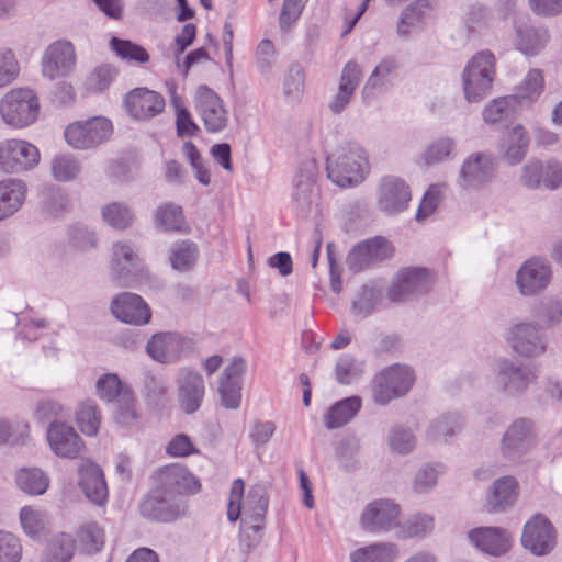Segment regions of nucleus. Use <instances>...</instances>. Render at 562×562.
Returning a JSON list of instances; mask_svg holds the SVG:
<instances>
[{
  "mask_svg": "<svg viewBox=\"0 0 562 562\" xmlns=\"http://www.w3.org/2000/svg\"><path fill=\"white\" fill-rule=\"evenodd\" d=\"M200 481L181 464L158 472V484L138 503L139 515L156 524H172L188 514L187 495L200 491Z\"/></svg>",
  "mask_w": 562,
  "mask_h": 562,
  "instance_id": "1",
  "label": "nucleus"
},
{
  "mask_svg": "<svg viewBox=\"0 0 562 562\" xmlns=\"http://www.w3.org/2000/svg\"><path fill=\"white\" fill-rule=\"evenodd\" d=\"M369 169L368 157L363 148L347 142L327 157V178L340 188L352 187L364 179Z\"/></svg>",
  "mask_w": 562,
  "mask_h": 562,
  "instance_id": "2",
  "label": "nucleus"
},
{
  "mask_svg": "<svg viewBox=\"0 0 562 562\" xmlns=\"http://www.w3.org/2000/svg\"><path fill=\"white\" fill-rule=\"evenodd\" d=\"M495 57L490 50L475 54L462 71V88L468 102H481L492 89Z\"/></svg>",
  "mask_w": 562,
  "mask_h": 562,
  "instance_id": "3",
  "label": "nucleus"
},
{
  "mask_svg": "<svg viewBox=\"0 0 562 562\" xmlns=\"http://www.w3.org/2000/svg\"><path fill=\"white\" fill-rule=\"evenodd\" d=\"M415 382L414 370L405 364L394 363L378 372L372 380V398L385 406L393 400L405 396Z\"/></svg>",
  "mask_w": 562,
  "mask_h": 562,
  "instance_id": "4",
  "label": "nucleus"
},
{
  "mask_svg": "<svg viewBox=\"0 0 562 562\" xmlns=\"http://www.w3.org/2000/svg\"><path fill=\"white\" fill-rule=\"evenodd\" d=\"M497 171L498 161L494 154L474 151L462 160L456 182L463 191H477L492 183Z\"/></svg>",
  "mask_w": 562,
  "mask_h": 562,
  "instance_id": "5",
  "label": "nucleus"
},
{
  "mask_svg": "<svg viewBox=\"0 0 562 562\" xmlns=\"http://www.w3.org/2000/svg\"><path fill=\"white\" fill-rule=\"evenodd\" d=\"M537 445V429L532 419L518 417L504 431L499 441V452L504 460L519 464Z\"/></svg>",
  "mask_w": 562,
  "mask_h": 562,
  "instance_id": "6",
  "label": "nucleus"
},
{
  "mask_svg": "<svg viewBox=\"0 0 562 562\" xmlns=\"http://www.w3.org/2000/svg\"><path fill=\"white\" fill-rule=\"evenodd\" d=\"M38 111V99L31 89L12 90L0 102V114L3 121L14 127H24L34 123Z\"/></svg>",
  "mask_w": 562,
  "mask_h": 562,
  "instance_id": "7",
  "label": "nucleus"
},
{
  "mask_svg": "<svg viewBox=\"0 0 562 562\" xmlns=\"http://www.w3.org/2000/svg\"><path fill=\"white\" fill-rule=\"evenodd\" d=\"M393 245L382 236L357 243L348 252L346 263L353 273L361 272L393 256Z\"/></svg>",
  "mask_w": 562,
  "mask_h": 562,
  "instance_id": "8",
  "label": "nucleus"
},
{
  "mask_svg": "<svg viewBox=\"0 0 562 562\" xmlns=\"http://www.w3.org/2000/svg\"><path fill=\"white\" fill-rule=\"evenodd\" d=\"M557 544V532L551 521L540 513L532 515L524 525L521 546L536 557L549 554Z\"/></svg>",
  "mask_w": 562,
  "mask_h": 562,
  "instance_id": "9",
  "label": "nucleus"
},
{
  "mask_svg": "<svg viewBox=\"0 0 562 562\" xmlns=\"http://www.w3.org/2000/svg\"><path fill=\"white\" fill-rule=\"evenodd\" d=\"M112 130L110 120L97 116L86 122L69 124L65 130V139L76 149H88L105 142Z\"/></svg>",
  "mask_w": 562,
  "mask_h": 562,
  "instance_id": "10",
  "label": "nucleus"
},
{
  "mask_svg": "<svg viewBox=\"0 0 562 562\" xmlns=\"http://www.w3.org/2000/svg\"><path fill=\"white\" fill-rule=\"evenodd\" d=\"M40 161V151L33 144L22 139L0 143V169L20 173L34 168Z\"/></svg>",
  "mask_w": 562,
  "mask_h": 562,
  "instance_id": "11",
  "label": "nucleus"
},
{
  "mask_svg": "<svg viewBox=\"0 0 562 562\" xmlns=\"http://www.w3.org/2000/svg\"><path fill=\"white\" fill-rule=\"evenodd\" d=\"M508 342L514 351L527 358L543 355L548 347V337L542 325L519 323L508 331Z\"/></svg>",
  "mask_w": 562,
  "mask_h": 562,
  "instance_id": "12",
  "label": "nucleus"
},
{
  "mask_svg": "<svg viewBox=\"0 0 562 562\" xmlns=\"http://www.w3.org/2000/svg\"><path fill=\"white\" fill-rule=\"evenodd\" d=\"M112 271L122 286H134L145 274L143 261L128 241L113 245Z\"/></svg>",
  "mask_w": 562,
  "mask_h": 562,
  "instance_id": "13",
  "label": "nucleus"
},
{
  "mask_svg": "<svg viewBox=\"0 0 562 562\" xmlns=\"http://www.w3.org/2000/svg\"><path fill=\"white\" fill-rule=\"evenodd\" d=\"M194 103L209 133L222 132L227 126V111L224 102L210 87L201 85L196 88Z\"/></svg>",
  "mask_w": 562,
  "mask_h": 562,
  "instance_id": "14",
  "label": "nucleus"
},
{
  "mask_svg": "<svg viewBox=\"0 0 562 562\" xmlns=\"http://www.w3.org/2000/svg\"><path fill=\"white\" fill-rule=\"evenodd\" d=\"M401 509L390 499H376L369 503L360 517L363 530L371 533L386 532L393 528L398 530Z\"/></svg>",
  "mask_w": 562,
  "mask_h": 562,
  "instance_id": "15",
  "label": "nucleus"
},
{
  "mask_svg": "<svg viewBox=\"0 0 562 562\" xmlns=\"http://www.w3.org/2000/svg\"><path fill=\"white\" fill-rule=\"evenodd\" d=\"M430 288L428 270L409 267L398 271L395 281L387 290L390 301L401 303L412 295L424 294Z\"/></svg>",
  "mask_w": 562,
  "mask_h": 562,
  "instance_id": "16",
  "label": "nucleus"
},
{
  "mask_svg": "<svg viewBox=\"0 0 562 562\" xmlns=\"http://www.w3.org/2000/svg\"><path fill=\"white\" fill-rule=\"evenodd\" d=\"M191 341L175 331H161L153 335L146 345L148 356L162 364L177 362Z\"/></svg>",
  "mask_w": 562,
  "mask_h": 562,
  "instance_id": "17",
  "label": "nucleus"
},
{
  "mask_svg": "<svg viewBox=\"0 0 562 562\" xmlns=\"http://www.w3.org/2000/svg\"><path fill=\"white\" fill-rule=\"evenodd\" d=\"M536 378L535 371L518 360L501 359L497 362L496 379L509 395L525 392Z\"/></svg>",
  "mask_w": 562,
  "mask_h": 562,
  "instance_id": "18",
  "label": "nucleus"
},
{
  "mask_svg": "<svg viewBox=\"0 0 562 562\" xmlns=\"http://www.w3.org/2000/svg\"><path fill=\"white\" fill-rule=\"evenodd\" d=\"M552 270L548 260L533 257L526 260L516 273V284L524 295H532L547 288Z\"/></svg>",
  "mask_w": 562,
  "mask_h": 562,
  "instance_id": "19",
  "label": "nucleus"
},
{
  "mask_svg": "<svg viewBox=\"0 0 562 562\" xmlns=\"http://www.w3.org/2000/svg\"><path fill=\"white\" fill-rule=\"evenodd\" d=\"M78 486L85 497L95 506L102 507L109 498V488L102 469L90 460L82 461L78 468Z\"/></svg>",
  "mask_w": 562,
  "mask_h": 562,
  "instance_id": "20",
  "label": "nucleus"
},
{
  "mask_svg": "<svg viewBox=\"0 0 562 562\" xmlns=\"http://www.w3.org/2000/svg\"><path fill=\"white\" fill-rule=\"evenodd\" d=\"M411 201L408 184L401 178L386 176L379 186L378 205L387 215L405 211Z\"/></svg>",
  "mask_w": 562,
  "mask_h": 562,
  "instance_id": "21",
  "label": "nucleus"
},
{
  "mask_svg": "<svg viewBox=\"0 0 562 562\" xmlns=\"http://www.w3.org/2000/svg\"><path fill=\"white\" fill-rule=\"evenodd\" d=\"M76 63L75 48L70 42L56 41L50 44L42 58L44 77L55 79L67 76Z\"/></svg>",
  "mask_w": 562,
  "mask_h": 562,
  "instance_id": "22",
  "label": "nucleus"
},
{
  "mask_svg": "<svg viewBox=\"0 0 562 562\" xmlns=\"http://www.w3.org/2000/svg\"><path fill=\"white\" fill-rule=\"evenodd\" d=\"M127 113L135 120L147 121L165 109L164 97L147 88H136L124 97Z\"/></svg>",
  "mask_w": 562,
  "mask_h": 562,
  "instance_id": "23",
  "label": "nucleus"
},
{
  "mask_svg": "<svg viewBox=\"0 0 562 562\" xmlns=\"http://www.w3.org/2000/svg\"><path fill=\"white\" fill-rule=\"evenodd\" d=\"M113 316L126 324L136 326L149 323L151 312L142 296L131 292L116 295L111 302Z\"/></svg>",
  "mask_w": 562,
  "mask_h": 562,
  "instance_id": "24",
  "label": "nucleus"
},
{
  "mask_svg": "<svg viewBox=\"0 0 562 562\" xmlns=\"http://www.w3.org/2000/svg\"><path fill=\"white\" fill-rule=\"evenodd\" d=\"M47 440L54 453L61 458L75 459L85 447L81 437L75 428L58 420L49 423Z\"/></svg>",
  "mask_w": 562,
  "mask_h": 562,
  "instance_id": "25",
  "label": "nucleus"
},
{
  "mask_svg": "<svg viewBox=\"0 0 562 562\" xmlns=\"http://www.w3.org/2000/svg\"><path fill=\"white\" fill-rule=\"evenodd\" d=\"M204 391V381L199 372L189 369L181 371L178 381V400L186 414H193L200 408Z\"/></svg>",
  "mask_w": 562,
  "mask_h": 562,
  "instance_id": "26",
  "label": "nucleus"
},
{
  "mask_svg": "<svg viewBox=\"0 0 562 562\" xmlns=\"http://www.w3.org/2000/svg\"><path fill=\"white\" fill-rule=\"evenodd\" d=\"M471 543L484 553L499 557L510 548L508 532L499 527H477L468 532Z\"/></svg>",
  "mask_w": 562,
  "mask_h": 562,
  "instance_id": "27",
  "label": "nucleus"
},
{
  "mask_svg": "<svg viewBox=\"0 0 562 562\" xmlns=\"http://www.w3.org/2000/svg\"><path fill=\"white\" fill-rule=\"evenodd\" d=\"M361 68L355 60H349L342 68L339 79L338 91L329 103L334 114H340L349 104L360 80Z\"/></svg>",
  "mask_w": 562,
  "mask_h": 562,
  "instance_id": "28",
  "label": "nucleus"
},
{
  "mask_svg": "<svg viewBox=\"0 0 562 562\" xmlns=\"http://www.w3.org/2000/svg\"><path fill=\"white\" fill-rule=\"evenodd\" d=\"M26 196V184L21 179L8 178L0 181V221L16 213Z\"/></svg>",
  "mask_w": 562,
  "mask_h": 562,
  "instance_id": "29",
  "label": "nucleus"
},
{
  "mask_svg": "<svg viewBox=\"0 0 562 562\" xmlns=\"http://www.w3.org/2000/svg\"><path fill=\"white\" fill-rule=\"evenodd\" d=\"M529 136L521 124L513 126L503 137V158L509 166L520 164L528 151Z\"/></svg>",
  "mask_w": 562,
  "mask_h": 562,
  "instance_id": "30",
  "label": "nucleus"
},
{
  "mask_svg": "<svg viewBox=\"0 0 562 562\" xmlns=\"http://www.w3.org/2000/svg\"><path fill=\"white\" fill-rule=\"evenodd\" d=\"M515 30L516 46L525 55H538L549 41L548 30L543 26L517 24Z\"/></svg>",
  "mask_w": 562,
  "mask_h": 562,
  "instance_id": "31",
  "label": "nucleus"
},
{
  "mask_svg": "<svg viewBox=\"0 0 562 562\" xmlns=\"http://www.w3.org/2000/svg\"><path fill=\"white\" fill-rule=\"evenodd\" d=\"M360 396L352 395L333 404L325 414L327 429H337L347 425L361 409Z\"/></svg>",
  "mask_w": 562,
  "mask_h": 562,
  "instance_id": "32",
  "label": "nucleus"
},
{
  "mask_svg": "<svg viewBox=\"0 0 562 562\" xmlns=\"http://www.w3.org/2000/svg\"><path fill=\"white\" fill-rule=\"evenodd\" d=\"M398 60L395 57L383 58L372 70L362 89V94L368 97L374 91L387 90L393 86V77L398 69Z\"/></svg>",
  "mask_w": 562,
  "mask_h": 562,
  "instance_id": "33",
  "label": "nucleus"
},
{
  "mask_svg": "<svg viewBox=\"0 0 562 562\" xmlns=\"http://www.w3.org/2000/svg\"><path fill=\"white\" fill-rule=\"evenodd\" d=\"M269 497L267 490L261 484L251 486L243 503V517L245 524L265 522L268 510Z\"/></svg>",
  "mask_w": 562,
  "mask_h": 562,
  "instance_id": "34",
  "label": "nucleus"
},
{
  "mask_svg": "<svg viewBox=\"0 0 562 562\" xmlns=\"http://www.w3.org/2000/svg\"><path fill=\"white\" fill-rule=\"evenodd\" d=\"M435 528V518L427 513H414L400 521L397 537L407 538H425Z\"/></svg>",
  "mask_w": 562,
  "mask_h": 562,
  "instance_id": "35",
  "label": "nucleus"
},
{
  "mask_svg": "<svg viewBox=\"0 0 562 562\" xmlns=\"http://www.w3.org/2000/svg\"><path fill=\"white\" fill-rule=\"evenodd\" d=\"M170 103L176 112V131L181 138L193 137L200 132L199 125L192 119L190 111L183 105L182 98L177 93V87H169Z\"/></svg>",
  "mask_w": 562,
  "mask_h": 562,
  "instance_id": "36",
  "label": "nucleus"
},
{
  "mask_svg": "<svg viewBox=\"0 0 562 562\" xmlns=\"http://www.w3.org/2000/svg\"><path fill=\"white\" fill-rule=\"evenodd\" d=\"M462 426V417L458 413H447L430 424L427 437L434 442H447L461 430Z\"/></svg>",
  "mask_w": 562,
  "mask_h": 562,
  "instance_id": "37",
  "label": "nucleus"
},
{
  "mask_svg": "<svg viewBox=\"0 0 562 562\" xmlns=\"http://www.w3.org/2000/svg\"><path fill=\"white\" fill-rule=\"evenodd\" d=\"M518 483L513 476H503L493 484V492L488 496V505L495 512L509 507L517 495Z\"/></svg>",
  "mask_w": 562,
  "mask_h": 562,
  "instance_id": "38",
  "label": "nucleus"
},
{
  "mask_svg": "<svg viewBox=\"0 0 562 562\" xmlns=\"http://www.w3.org/2000/svg\"><path fill=\"white\" fill-rule=\"evenodd\" d=\"M366 362L351 353H342L335 366V380L341 385L357 382L364 373Z\"/></svg>",
  "mask_w": 562,
  "mask_h": 562,
  "instance_id": "39",
  "label": "nucleus"
},
{
  "mask_svg": "<svg viewBox=\"0 0 562 562\" xmlns=\"http://www.w3.org/2000/svg\"><path fill=\"white\" fill-rule=\"evenodd\" d=\"M76 550L72 536L59 533L50 539L41 562H70Z\"/></svg>",
  "mask_w": 562,
  "mask_h": 562,
  "instance_id": "40",
  "label": "nucleus"
},
{
  "mask_svg": "<svg viewBox=\"0 0 562 562\" xmlns=\"http://www.w3.org/2000/svg\"><path fill=\"white\" fill-rule=\"evenodd\" d=\"M15 482L19 488L29 495H43L49 486L48 476L38 468L19 470Z\"/></svg>",
  "mask_w": 562,
  "mask_h": 562,
  "instance_id": "41",
  "label": "nucleus"
},
{
  "mask_svg": "<svg viewBox=\"0 0 562 562\" xmlns=\"http://www.w3.org/2000/svg\"><path fill=\"white\" fill-rule=\"evenodd\" d=\"M382 297V288L375 282L363 284L351 303L352 313L362 318L368 317Z\"/></svg>",
  "mask_w": 562,
  "mask_h": 562,
  "instance_id": "42",
  "label": "nucleus"
},
{
  "mask_svg": "<svg viewBox=\"0 0 562 562\" xmlns=\"http://www.w3.org/2000/svg\"><path fill=\"white\" fill-rule=\"evenodd\" d=\"M431 10L428 0H415L404 8L397 22V34L406 36L409 27L419 25Z\"/></svg>",
  "mask_w": 562,
  "mask_h": 562,
  "instance_id": "43",
  "label": "nucleus"
},
{
  "mask_svg": "<svg viewBox=\"0 0 562 562\" xmlns=\"http://www.w3.org/2000/svg\"><path fill=\"white\" fill-rule=\"evenodd\" d=\"M396 548L392 543H373L350 554L351 562H392Z\"/></svg>",
  "mask_w": 562,
  "mask_h": 562,
  "instance_id": "44",
  "label": "nucleus"
},
{
  "mask_svg": "<svg viewBox=\"0 0 562 562\" xmlns=\"http://www.w3.org/2000/svg\"><path fill=\"white\" fill-rule=\"evenodd\" d=\"M103 221L114 229L124 231L130 227L134 221V213L131 207L123 202H111L101 210Z\"/></svg>",
  "mask_w": 562,
  "mask_h": 562,
  "instance_id": "45",
  "label": "nucleus"
},
{
  "mask_svg": "<svg viewBox=\"0 0 562 562\" xmlns=\"http://www.w3.org/2000/svg\"><path fill=\"white\" fill-rule=\"evenodd\" d=\"M198 255V246L191 240H182L175 244L169 257L172 269L181 272L192 269L196 262Z\"/></svg>",
  "mask_w": 562,
  "mask_h": 562,
  "instance_id": "46",
  "label": "nucleus"
},
{
  "mask_svg": "<svg viewBox=\"0 0 562 562\" xmlns=\"http://www.w3.org/2000/svg\"><path fill=\"white\" fill-rule=\"evenodd\" d=\"M76 419L80 430L87 436H95L101 424V413L92 400H86L76 413Z\"/></svg>",
  "mask_w": 562,
  "mask_h": 562,
  "instance_id": "47",
  "label": "nucleus"
},
{
  "mask_svg": "<svg viewBox=\"0 0 562 562\" xmlns=\"http://www.w3.org/2000/svg\"><path fill=\"white\" fill-rule=\"evenodd\" d=\"M155 224L164 231L180 232L184 224L182 209L173 203H164L155 211Z\"/></svg>",
  "mask_w": 562,
  "mask_h": 562,
  "instance_id": "48",
  "label": "nucleus"
},
{
  "mask_svg": "<svg viewBox=\"0 0 562 562\" xmlns=\"http://www.w3.org/2000/svg\"><path fill=\"white\" fill-rule=\"evenodd\" d=\"M113 402L115 403V408L113 411V418L115 423L124 427L133 425L138 418L133 391H123V393H121V397Z\"/></svg>",
  "mask_w": 562,
  "mask_h": 562,
  "instance_id": "49",
  "label": "nucleus"
},
{
  "mask_svg": "<svg viewBox=\"0 0 562 562\" xmlns=\"http://www.w3.org/2000/svg\"><path fill=\"white\" fill-rule=\"evenodd\" d=\"M110 47L122 59L139 64H145L149 60L147 50L143 46L128 40L113 36L110 41Z\"/></svg>",
  "mask_w": 562,
  "mask_h": 562,
  "instance_id": "50",
  "label": "nucleus"
},
{
  "mask_svg": "<svg viewBox=\"0 0 562 562\" xmlns=\"http://www.w3.org/2000/svg\"><path fill=\"white\" fill-rule=\"evenodd\" d=\"M95 387L99 397L108 403L121 397V393H123V391L131 390V387L124 384L115 373H105L101 375L95 383Z\"/></svg>",
  "mask_w": 562,
  "mask_h": 562,
  "instance_id": "51",
  "label": "nucleus"
},
{
  "mask_svg": "<svg viewBox=\"0 0 562 562\" xmlns=\"http://www.w3.org/2000/svg\"><path fill=\"white\" fill-rule=\"evenodd\" d=\"M304 86L305 71L303 66L299 63H292L284 75L283 93L288 98L296 100L302 95Z\"/></svg>",
  "mask_w": 562,
  "mask_h": 562,
  "instance_id": "52",
  "label": "nucleus"
},
{
  "mask_svg": "<svg viewBox=\"0 0 562 562\" xmlns=\"http://www.w3.org/2000/svg\"><path fill=\"white\" fill-rule=\"evenodd\" d=\"M20 524L29 537L37 538L45 529L46 515L31 506H24L20 510Z\"/></svg>",
  "mask_w": 562,
  "mask_h": 562,
  "instance_id": "53",
  "label": "nucleus"
},
{
  "mask_svg": "<svg viewBox=\"0 0 562 562\" xmlns=\"http://www.w3.org/2000/svg\"><path fill=\"white\" fill-rule=\"evenodd\" d=\"M316 196V186H310L308 182L294 183L293 204L297 216L304 218L310 214Z\"/></svg>",
  "mask_w": 562,
  "mask_h": 562,
  "instance_id": "54",
  "label": "nucleus"
},
{
  "mask_svg": "<svg viewBox=\"0 0 562 562\" xmlns=\"http://www.w3.org/2000/svg\"><path fill=\"white\" fill-rule=\"evenodd\" d=\"M544 87L543 74L540 69H531L525 76L518 87L517 97L528 101H535L542 93Z\"/></svg>",
  "mask_w": 562,
  "mask_h": 562,
  "instance_id": "55",
  "label": "nucleus"
},
{
  "mask_svg": "<svg viewBox=\"0 0 562 562\" xmlns=\"http://www.w3.org/2000/svg\"><path fill=\"white\" fill-rule=\"evenodd\" d=\"M52 172L57 181L68 182L79 175L80 164L70 155L57 156L52 161Z\"/></svg>",
  "mask_w": 562,
  "mask_h": 562,
  "instance_id": "56",
  "label": "nucleus"
},
{
  "mask_svg": "<svg viewBox=\"0 0 562 562\" xmlns=\"http://www.w3.org/2000/svg\"><path fill=\"white\" fill-rule=\"evenodd\" d=\"M68 238L71 246L82 251L95 249L98 246V238L94 232L80 223L74 224L68 228Z\"/></svg>",
  "mask_w": 562,
  "mask_h": 562,
  "instance_id": "57",
  "label": "nucleus"
},
{
  "mask_svg": "<svg viewBox=\"0 0 562 562\" xmlns=\"http://www.w3.org/2000/svg\"><path fill=\"white\" fill-rule=\"evenodd\" d=\"M514 109L507 98H498L491 101L483 110V119L486 123L496 124L512 119Z\"/></svg>",
  "mask_w": 562,
  "mask_h": 562,
  "instance_id": "58",
  "label": "nucleus"
},
{
  "mask_svg": "<svg viewBox=\"0 0 562 562\" xmlns=\"http://www.w3.org/2000/svg\"><path fill=\"white\" fill-rule=\"evenodd\" d=\"M456 148V142L450 137H442L430 144L425 153L424 159L427 165H434L447 160Z\"/></svg>",
  "mask_w": 562,
  "mask_h": 562,
  "instance_id": "59",
  "label": "nucleus"
},
{
  "mask_svg": "<svg viewBox=\"0 0 562 562\" xmlns=\"http://www.w3.org/2000/svg\"><path fill=\"white\" fill-rule=\"evenodd\" d=\"M22 546L13 533L0 529V562H19Z\"/></svg>",
  "mask_w": 562,
  "mask_h": 562,
  "instance_id": "60",
  "label": "nucleus"
},
{
  "mask_svg": "<svg viewBox=\"0 0 562 562\" xmlns=\"http://www.w3.org/2000/svg\"><path fill=\"white\" fill-rule=\"evenodd\" d=\"M389 441L391 448L401 454H406L412 451L416 443L413 432L402 426H396L391 429Z\"/></svg>",
  "mask_w": 562,
  "mask_h": 562,
  "instance_id": "61",
  "label": "nucleus"
},
{
  "mask_svg": "<svg viewBox=\"0 0 562 562\" xmlns=\"http://www.w3.org/2000/svg\"><path fill=\"white\" fill-rule=\"evenodd\" d=\"M243 382L220 381L218 393L222 405L227 409H237L241 402Z\"/></svg>",
  "mask_w": 562,
  "mask_h": 562,
  "instance_id": "62",
  "label": "nucleus"
},
{
  "mask_svg": "<svg viewBox=\"0 0 562 562\" xmlns=\"http://www.w3.org/2000/svg\"><path fill=\"white\" fill-rule=\"evenodd\" d=\"M200 451L186 434L176 435L166 446V453L173 458H186Z\"/></svg>",
  "mask_w": 562,
  "mask_h": 562,
  "instance_id": "63",
  "label": "nucleus"
},
{
  "mask_svg": "<svg viewBox=\"0 0 562 562\" xmlns=\"http://www.w3.org/2000/svg\"><path fill=\"white\" fill-rule=\"evenodd\" d=\"M116 75L117 70L114 66L109 64L101 65L89 76V87L95 91H104L110 87Z\"/></svg>",
  "mask_w": 562,
  "mask_h": 562,
  "instance_id": "64",
  "label": "nucleus"
}]
</instances>
